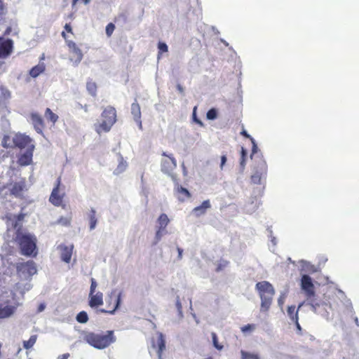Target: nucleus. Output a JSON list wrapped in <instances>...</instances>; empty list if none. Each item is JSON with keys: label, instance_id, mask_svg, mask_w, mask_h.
<instances>
[{"label": "nucleus", "instance_id": "nucleus-14", "mask_svg": "<svg viewBox=\"0 0 359 359\" xmlns=\"http://www.w3.org/2000/svg\"><path fill=\"white\" fill-rule=\"evenodd\" d=\"M30 118L35 130L39 134H43V130L45 128V122L42 116L38 113L34 112L31 113Z\"/></svg>", "mask_w": 359, "mask_h": 359}, {"label": "nucleus", "instance_id": "nucleus-15", "mask_svg": "<svg viewBox=\"0 0 359 359\" xmlns=\"http://www.w3.org/2000/svg\"><path fill=\"white\" fill-rule=\"evenodd\" d=\"M103 304V294L101 292L89 294L88 305L91 308H97Z\"/></svg>", "mask_w": 359, "mask_h": 359}, {"label": "nucleus", "instance_id": "nucleus-3", "mask_svg": "<svg viewBox=\"0 0 359 359\" xmlns=\"http://www.w3.org/2000/svg\"><path fill=\"white\" fill-rule=\"evenodd\" d=\"M117 121L116 109L112 106L106 107L101 113V122L94 124L95 132L101 135L108 133Z\"/></svg>", "mask_w": 359, "mask_h": 359}, {"label": "nucleus", "instance_id": "nucleus-26", "mask_svg": "<svg viewBox=\"0 0 359 359\" xmlns=\"http://www.w3.org/2000/svg\"><path fill=\"white\" fill-rule=\"evenodd\" d=\"M175 167L176 163L175 158H165L163 162V168L167 172L172 170Z\"/></svg>", "mask_w": 359, "mask_h": 359}, {"label": "nucleus", "instance_id": "nucleus-36", "mask_svg": "<svg viewBox=\"0 0 359 359\" xmlns=\"http://www.w3.org/2000/svg\"><path fill=\"white\" fill-rule=\"evenodd\" d=\"M127 167V163L126 161H123V158L121 159L120 163L118 164V167L114 171V173L118 175L121 172H122Z\"/></svg>", "mask_w": 359, "mask_h": 359}, {"label": "nucleus", "instance_id": "nucleus-58", "mask_svg": "<svg viewBox=\"0 0 359 359\" xmlns=\"http://www.w3.org/2000/svg\"><path fill=\"white\" fill-rule=\"evenodd\" d=\"M205 359H213V358H212V357L209 356V357L206 358Z\"/></svg>", "mask_w": 359, "mask_h": 359}, {"label": "nucleus", "instance_id": "nucleus-37", "mask_svg": "<svg viewBox=\"0 0 359 359\" xmlns=\"http://www.w3.org/2000/svg\"><path fill=\"white\" fill-rule=\"evenodd\" d=\"M217 116V111L215 109L212 108L207 112V118L209 120H214Z\"/></svg>", "mask_w": 359, "mask_h": 359}, {"label": "nucleus", "instance_id": "nucleus-6", "mask_svg": "<svg viewBox=\"0 0 359 359\" xmlns=\"http://www.w3.org/2000/svg\"><path fill=\"white\" fill-rule=\"evenodd\" d=\"M121 292L116 290H112L106 299L107 309H100L99 311L103 313L114 314L118 309L121 301Z\"/></svg>", "mask_w": 359, "mask_h": 359}, {"label": "nucleus", "instance_id": "nucleus-41", "mask_svg": "<svg viewBox=\"0 0 359 359\" xmlns=\"http://www.w3.org/2000/svg\"><path fill=\"white\" fill-rule=\"evenodd\" d=\"M97 286V282L94 278L90 279V294L95 292L96 287Z\"/></svg>", "mask_w": 359, "mask_h": 359}, {"label": "nucleus", "instance_id": "nucleus-47", "mask_svg": "<svg viewBox=\"0 0 359 359\" xmlns=\"http://www.w3.org/2000/svg\"><path fill=\"white\" fill-rule=\"evenodd\" d=\"M177 252H178V259H181L182 258L183 250L182 248H177Z\"/></svg>", "mask_w": 359, "mask_h": 359}, {"label": "nucleus", "instance_id": "nucleus-34", "mask_svg": "<svg viewBox=\"0 0 359 359\" xmlns=\"http://www.w3.org/2000/svg\"><path fill=\"white\" fill-rule=\"evenodd\" d=\"M211 336H212L213 346L217 350L221 351L223 348V346L219 344L217 334L215 332H212Z\"/></svg>", "mask_w": 359, "mask_h": 359}, {"label": "nucleus", "instance_id": "nucleus-52", "mask_svg": "<svg viewBox=\"0 0 359 359\" xmlns=\"http://www.w3.org/2000/svg\"><path fill=\"white\" fill-rule=\"evenodd\" d=\"M177 89L180 93H183V88L180 84L177 85Z\"/></svg>", "mask_w": 359, "mask_h": 359}, {"label": "nucleus", "instance_id": "nucleus-32", "mask_svg": "<svg viewBox=\"0 0 359 359\" xmlns=\"http://www.w3.org/2000/svg\"><path fill=\"white\" fill-rule=\"evenodd\" d=\"M72 217H60L56 222L57 224L69 226L71 224Z\"/></svg>", "mask_w": 359, "mask_h": 359}, {"label": "nucleus", "instance_id": "nucleus-55", "mask_svg": "<svg viewBox=\"0 0 359 359\" xmlns=\"http://www.w3.org/2000/svg\"><path fill=\"white\" fill-rule=\"evenodd\" d=\"M278 304L280 305H282L283 304V300L280 298L278 299Z\"/></svg>", "mask_w": 359, "mask_h": 359}, {"label": "nucleus", "instance_id": "nucleus-56", "mask_svg": "<svg viewBox=\"0 0 359 359\" xmlns=\"http://www.w3.org/2000/svg\"><path fill=\"white\" fill-rule=\"evenodd\" d=\"M83 109L85 111H88V107L86 105L84 107H83Z\"/></svg>", "mask_w": 359, "mask_h": 359}, {"label": "nucleus", "instance_id": "nucleus-44", "mask_svg": "<svg viewBox=\"0 0 359 359\" xmlns=\"http://www.w3.org/2000/svg\"><path fill=\"white\" fill-rule=\"evenodd\" d=\"M65 29L69 33H72V28L70 24H66L65 25Z\"/></svg>", "mask_w": 359, "mask_h": 359}, {"label": "nucleus", "instance_id": "nucleus-42", "mask_svg": "<svg viewBox=\"0 0 359 359\" xmlns=\"http://www.w3.org/2000/svg\"><path fill=\"white\" fill-rule=\"evenodd\" d=\"M296 325L297 333L299 334H302V327L300 324L299 323V319H297V317L295 316L294 320L293 321Z\"/></svg>", "mask_w": 359, "mask_h": 359}, {"label": "nucleus", "instance_id": "nucleus-1", "mask_svg": "<svg viewBox=\"0 0 359 359\" xmlns=\"http://www.w3.org/2000/svg\"><path fill=\"white\" fill-rule=\"evenodd\" d=\"M1 144L6 149H18L20 152V157H32L35 149L34 140L22 133H16L13 136L4 135Z\"/></svg>", "mask_w": 359, "mask_h": 359}, {"label": "nucleus", "instance_id": "nucleus-18", "mask_svg": "<svg viewBox=\"0 0 359 359\" xmlns=\"http://www.w3.org/2000/svg\"><path fill=\"white\" fill-rule=\"evenodd\" d=\"M131 113L133 116L134 120L138 123L140 127L142 128L140 106L137 102H133L131 104Z\"/></svg>", "mask_w": 359, "mask_h": 359}, {"label": "nucleus", "instance_id": "nucleus-46", "mask_svg": "<svg viewBox=\"0 0 359 359\" xmlns=\"http://www.w3.org/2000/svg\"><path fill=\"white\" fill-rule=\"evenodd\" d=\"M227 264H228L227 262H225L224 264H219L217 268V271H219L222 270L223 269V267H225Z\"/></svg>", "mask_w": 359, "mask_h": 359}, {"label": "nucleus", "instance_id": "nucleus-30", "mask_svg": "<svg viewBox=\"0 0 359 359\" xmlns=\"http://www.w3.org/2000/svg\"><path fill=\"white\" fill-rule=\"evenodd\" d=\"M241 359H260L258 354L250 353L243 350L241 351Z\"/></svg>", "mask_w": 359, "mask_h": 359}, {"label": "nucleus", "instance_id": "nucleus-12", "mask_svg": "<svg viewBox=\"0 0 359 359\" xmlns=\"http://www.w3.org/2000/svg\"><path fill=\"white\" fill-rule=\"evenodd\" d=\"M301 287L305 292L308 299L315 296V287L311 278L309 275L304 274L302 276Z\"/></svg>", "mask_w": 359, "mask_h": 359}, {"label": "nucleus", "instance_id": "nucleus-45", "mask_svg": "<svg viewBox=\"0 0 359 359\" xmlns=\"http://www.w3.org/2000/svg\"><path fill=\"white\" fill-rule=\"evenodd\" d=\"M70 355L69 353H64L62 355H60L57 357V359H68L69 358Z\"/></svg>", "mask_w": 359, "mask_h": 359}, {"label": "nucleus", "instance_id": "nucleus-17", "mask_svg": "<svg viewBox=\"0 0 359 359\" xmlns=\"http://www.w3.org/2000/svg\"><path fill=\"white\" fill-rule=\"evenodd\" d=\"M74 246L72 245L69 246L61 245V259L65 263H69L72 259Z\"/></svg>", "mask_w": 359, "mask_h": 359}, {"label": "nucleus", "instance_id": "nucleus-13", "mask_svg": "<svg viewBox=\"0 0 359 359\" xmlns=\"http://www.w3.org/2000/svg\"><path fill=\"white\" fill-rule=\"evenodd\" d=\"M13 42L11 39L0 37V58L7 57L13 51Z\"/></svg>", "mask_w": 359, "mask_h": 359}, {"label": "nucleus", "instance_id": "nucleus-29", "mask_svg": "<svg viewBox=\"0 0 359 359\" xmlns=\"http://www.w3.org/2000/svg\"><path fill=\"white\" fill-rule=\"evenodd\" d=\"M36 335H32L27 341H23V347L25 349L31 348L36 341Z\"/></svg>", "mask_w": 359, "mask_h": 359}, {"label": "nucleus", "instance_id": "nucleus-16", "mask_svg": "<svg viewBox=\"0 0 359 359\" xmlns=\"http://www.w3.org/2000/svg\"><path fill=\"white\" fill-rule=\"evenodd\" d=\"M18 304L6 305L4 307L0 305V319H5L13 316L16 311Z\"/></svg>", "mask_w": 359, "mask_h": 359}, {"label": "nucleus", "instance_id": "nucleus-40", "mask_svg": "<svg viewBox=\"0 0 359 359\" xmlns=\"http://www.w3.org/2000/svg\"><path fill=\"white\" fill-rule=\"evenodd\" d=\"M32 162V158H18V164L20 165H28Z\"/></svg>", "mask_w": 359, "mask_h": 359}, {"label": "nucleus", "instance_id": "nucleus-9", "mask_svg": "<svg viewBox=\"0 0 359 359\" xmlns=\"http://www.w3.org/2000/svg\"><path fill=\"white\" fill-rule=\"evenodd\" d=\"M170 222V219L168 217L167 215L165 213H162L160 215L158 218L157 219V230L155 234L154 241L153 242V245H157V243L161 240L163 234L167 233L166 227Z\"/></svg>", "mask_w": 359, "mask_h": 359}, {"label": "nucleus", "instance_id": "nucleus-38", "mask_svg": "<svg viewBox=\"0 0 359 359\" xmlns=\"http://www.w3.org/2000/svg\"><path fill=\"white\" fill-rule=\"evenodd\" d=\"M256 327L255 324H248L241 327V331L243 333L249 332L253 331Z\"/></svg>", "mask_w": 359, "mask_h": 359}, {"label": "nucleus", "instance_id": "nucleus-31", "mask_svg": "<svg viewBox=\"0 0 359 359\" xmlns=\"http://www.w3.org/2000/svg\"><path fill=\"white\" fill-rule=\"evenodd\" d=\"M76 319L80 323H86L88 320V316L86 311H82L76 315Z\"/></svg>", "mask_w": 359, "mask_h": 359}, {"label": "nucleus", "instance_id": "nucleus-39", "mask_svg": "<svg viewBox=\"0 0 359 359\" xmlns=\"http://www.w3.org/2000/svg\"><path fill=\"white\" fill-rule=\"evenodd\" d=\"M115 29V25L110 22L106 27V34L107 36H111Z\"/></svg>", "mask_w": 359, "mask_h": 359}, {"label": "nucleus", "instance_id": "nucleus-57", "mask_svg": "<svg viewBox=\"0 0 359 359\" xmlns=\"http://www.w3.org/2000/svg\"><path fill=\"white\" fill-rule=\"evenodd\" d=\"M196 121L198 123H199V124L202 125V123H201V121H199V120H196Z\"/></svg>", "mask_w": 359, "mask_h": 359}, {"label": "nucleus", "instance_id": "nucleus-28", "mask_svg": "<svg viewBox=\"0 0 359 359\" xmlns=\"http://www.w3.org/2000/svg\"><path fill=\"white\" fill-rule=\"evenodd\" d=\"M241 134L243 136H245V137L250 138V140H251V149H252V153L250 154V157H253V156L257 154V150H258V147H257V144L255 143V141L254 140V139L252 137H251L248 134V133L245 130H243V132H241Z\"/></svg>", "mask_w": 359, "mask_h": 359}, {"label": "nucleus", "instance_id": "nucleus-49", "mask_svg": "<svg viewBox=\"0 0 359 359\" xmlns=\"http://www.w3.org/2000/svg\"><path fill=\"white\" fill-rule=\"evenodd\" d=\"M4 6L2 0H0V15L4 13Z\"/></svg>", "mask_w": 359, "mask_h": 359}, {"label": "nucleus", "instance_id": "nucleus-50", "mask_svg": "<svg viewBox=\"0 0 359 359\" xmlns=\"http://www.w3.org/2000/svg\"><path fill=\"white\" fill-rule=\"evenodd\" d=\"M241 157H246L248 155V152L243 147L241 148Z\"/></svg>", "mask_w": 359, "mask_h": 359}, {"label": "nucleus", "instance_id": "nucleus-33", "mask_svg": "<svg viewBox=\"0 0 359 359\" xmlns=\"http://www.w3.org/2000/svg\"><path fill=\"white\" fill-rule=\"evenodd\" d=\"M0 92H1V95H0L1 100L5 101V100H8V98H10L11 93L6 87L0 86Z\"/></svg>", "mask_w": 359, "mask_h": 359}, {"label": "nucleus", "instance_id": "nucleus-54", "mask_svg": "<svg viewBox=\"0 0 359 359\" xmlns=\"http://www.w3.org/2000/svg\"><path fill=\"white\" fill-rule=\"evenodd\" d=\"M245 158H241V165H244V164H245Z\"/></svg>", "mask_w": 359, "mask_h": 359}, {"label": "nucleus", "instance_id": "nucleus-5", "mask_svg": "<svg viewBox=\"0 0 359 359\" xmlns=\"http://www.w3.org/2000/svg\"><path fill=\"white\" fill-rule=\"evenodd\" d=\"M255 287L261 298V310L267 311L271 305L275 294L274 288L267 281L258 282Z\"/></svg>", "mask_w": 359, "mask_h": 359}, {"label": "nucleus", "instance_id": "nucleus-35", "mask_svg": "<svg viewBox=\"0 0 359 359\" xmlns=\"http://www.w3.org/2000/svg\"><path fill=\"white\" fill-rule=\"evenodd\" d=\"M158 58L160 57V55L163 53H166L168 51V46L166 45V43H165L163 42H159L158 43Z\"/></svg>", "mask_w": 359, "mask_h": 359}, {"label": "nucleus", "instance_id": "nucleus-11", "mask_svg": "<svg viewBox=\"0 0 359 359\" xmlns=\"http://www.w3.org/2000/svg\"><path fill=\"white\" fill-rule=\"evenodd\" d=\"M61 185V177H59L56 181V185L53 188L50 196L49 197V201L55 206L59 207L62 205L63 198L65 193L60 194V187Z\"/></svg>", "mask_w": 359, "mask_h": 359}, {"label": "nucleus", "instance_id": "nucleus-24", "mask_svg": "<svg viewBox=\"0 0 359 359\" xmlns=\"http://www.w3.org/2000/svg\"><path fill=\"white\" fill-rule=\"evenodd\" d=\"M45 65L43 63L38 64L37 65L33 67L29 71V75L33 77H37L40 74L43 73L45 71Z\"/></svg>", "mask_w": 359, "mask_h": 359}, {"label": "nucleus", "instance_id": "nucleus-23", "mask_svg": "<svg viewBox=\"0 0 359 359\" xmlns=\"http://www.w3.org/2000/svg\"><path fill=\"white\" fill-rule=\"evenodd\" d=\"M303 305V303L300 304L297 309H296V306L294 305L289 306L287 309V315L289 316L290 320L292 321L294 320L295 316L297 317V319H299L298 312L299 309L301 308V306Z\"/></svg>", "mask_w": 359, "mask_h": 359}, {"label": "nucleus", "instance_id": "nucleus-53", "mask_svg": "<svg viewBox=\"0 0 359 359\" xmlns=\"http://www.w3.org/2000/svg\"><path fill=\"white\" fill-rule=\"evenodd\" d=\"M221 159H222L221 166H223V165L225 163V162L226 161V158H221Z\"/></svg>", "mask_w": 359, "mask_h": 359}, {"label": "nucleus", "instance_id": "nucleus-43", "mask_svg": "<svg viewBox=\"0 0 359 359\" xmlns=\"http://www.w3.org/2000/svg\"><path fill=\"white\" fill-rule=\"evenodd\" d=\"M251 180L254 183L259 184L260 181H261V177H260V175L255 174V175H252Z\"/></svg>", "mask_w": 359, "mask_h": 359}, {"label": "nucleus", "instance_id": "nucleus-4", "mask_svg": "<svg viewBox=\"0 0 359 359\" xmlns=\"http://www.w3.org/2000/svg\"><path fill=\"white\" fill-rule=\"evenodd\" d=\"M15 241L18 243L22 255L26 256H31L33 254L35 256L36 255L35 252L36 239L34 236L29 233H24L18 230L15 233Z\"/></svg>", "mask_w": 359, "mask_h": 359}, {"label": "nucleus", "instance_id": "nucleus-22", "mask_svg": "<svg viewBox=\"0 0 359 359\" xmlns=\"http://www.w3.org/2000/svg\"><path fill=\"white\" fill-rule=\"evenodd\" d=\"M86 89L88 93L95 97L97 96V85L92 79H88L86 82Z\"/></svg>", "mask_w": 359, "mask_h": 359}, {"label": "nucleus", "instance_id": "nucleus-10", "mask_svg": "<svg viewBox=\"0 0 359 359\" xmlns=\"http://www.w3.org/2000/svg\"><path fill=\"white\" fill-rule=\"evenodd\" d=\"M16 270L18 273L29 276H32L37 272L36 264L32 260L18 263Z\"/></svg>", "mask_w": 359, "mask_h": 359}, {"label": "nucleus", "instance_id": "nucleus-2", "mask_svg": "<svg viewBox=\"0 0 359 359\" xmlns=\"http://www.w3.org/2000/svg\"><path fill=\"white\" fill-rule=\"evenodd\" d=\"M84 340L90 346L97 349H104L114 343L116 337L114 331L106 332H88L84 335Z\"/></svg>", "mask_w": 359, "mask_h": 359}, {"label": "nucleus", "instance_id": "nucleus-19", "mask_svg": "<svg viewBox=\"0 0 359 359\" xmlns=\"http://www.w3.org/2000/svg\"><path fill=\"white\" fill-rule=\"evenodd\" d=\"M156 344L158 346L157 354L158 359H162L163 352L165 349V341L162 333L158 334Z\"/></svg>", "mask_w": 359, "mask_h": 359}, {"label": "nucleus", "instance_id": "nucleus-51", "mask_svg": "<svg viewBox=\"0 0 359 359\" xmlns=\"http://www.w3.org/2000/svg\"><path fill=\"white\" fill-rule=\"evenodd\" d=\"M45 308V306L43 304H40L39 307V311H42Z\"/></svg>", "mask_w": 359, "mask_h": 359}, {"label": "nucleus", "instance_id": "nucleus-8", "mask_svg": "<svg viewBox=\"0 0 359 359\" xmlns=\"http://www.w3.org/2000/svg\"><path fill=\"white\" fill-rule=\"evenodd\" d=\"M62 36L65 39L70 54V60L75 65H78L83 59V53L76 43L71 40H67L65 32H62Z\"/></svg>", "mask_w": 359, "mask_h": 359}, {"label": "nucleus", "instance_id": "nucleus-48", "mask_svg": "<svg viewBox=\"0 0 359 359\" xmlns=\"http://www.w3.org/2000/svg\"><path fill=\"white\" fill-rule=\"evenodd\" d=\"M79 0H72V5L74 6ZM85 4H88L90 0H81Z\"/></svg>", "mask_w": 359, "mask_h": 359}, {"label": "nucleus", "instance_id": "nucleus-27", "mask_svg": "<svg viewBox=\"0 0 359 359\" xmlns=\"http://www.w3.org/2000/svg\"><path fill=\"white\" fill-rule=\"evenodd\" d=\"M90 229L93 230L95 228L97 224L96 212L94 209H91L88 215Z\"/></svg>", "mask_w": 359, "mask_h": 359}, {"label": "nucleus", "instance_id": "nucleus-25", "mask_svg": "<svg viewBox=\"0 0 359 359\" xmlns=\"http://www.w3.org/2000/svg\"><path fill=\"white\" fill-rule=\"evenodd\" d=\"M45 118L48 121H50L53 126L55 124V123L58 120V116L53 112V111L50 108H46L44 113Z\"/></svg>", "mask_w": 359, "mask_h": 359}, {"label": "nucleus", "instance_id": "nucleus-21", "mask_svg": "<svg viewBox=\"0 0 359 359\" xmlns=\"http://www.w3.org/2000/svg\"><path fill=\"white\" fill-rule=\"evenodd\" d=\"M176 191L177 193V198L181 201H184V200L191 197L189 191L182 186L178 185L176 187Z\"/></svg>", "mask_w": 359, "mask_h": 359}, {"label": "nucleus", "instance_id": "nucleus-7", "mask_svg": "<svg viewBox=\"0 0 359 359\" xmlns=\"http://www.w3.org/2000/svg\"><path fill=\"white\" fill-rule=\"evenodd\" d=\"M4 188L8 189L11 195L16 198H22L24 192L27 190L26 180L20 178L17 181L10 180L4 186Z\"/></svg>", "mask_w": 359, "mask_h": 359}, {"label": "nucleus", "instance_id": "nucleus-20", "mask_svg": "<svg viewBox=\"0 0 359 359\" xmlns=\"http://www.w3.org/2000/svg\"><path fill=\"white\" fill-rule=\"evenodd\" d=\"M210 208V203L209 200L204 201L202 204L198 207L194 208L193 212L196 215L199 216L204 214L206 210Z\"/></svg>", "mask_w": 359, "mask_h": 359}]
</instances>
